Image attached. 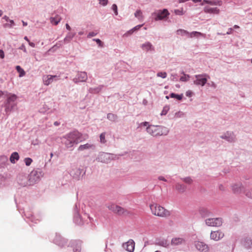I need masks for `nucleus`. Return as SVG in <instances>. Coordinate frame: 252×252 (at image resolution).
I'll list each match as a JSON object with an SVG mask.
<instances>
[{
    "instance_id": "f257e3e1",
    "label": "nucleus",
    "mask_w": 252,
    "mask_h": 252,
    "mask_svg": "<svg viewBox=\"0 0 252 252\" xmlns=\"http://www.w3.org/2000/svg\"><path fill=\"white\" fill-rule=\"evenodd\" d=\"M80 137V134L77 132H70L62 138V142L67 148H72L79 142Z\"/></svg>"
},
{
    "instance_id": "f03ea898",
    "label": "nucleus",
    "mask_w": 252,
    "mask_h": 252,
    "mask_svg": "<svg viewBox=\"0 0 252 252\" xmlns=\"http://www.w3.org/2000/svg\"><path fill=\"white\" fill-rule=\"evenodd\" d=\"M17 98V96L15 94L9 93L6 95V99L4 104V111L6 114H9L16 106V101Z\"/></svg>"
},
{
    "instance_id": "7ed1b4c3",
    "label": "nucleus",
    "mask_w": 252,
    "mask_h": 252,
    "mask_svg": "<svg viewBox=\"0 0 252 252\" xmlns=\"http://www.w3.org/2000/svg\"><path fill=\"white\" fill-rule=\"evenodd\" d=\"M150 208L152 213L155 216L160 217H167L170 215L169 211L157 204L153 203L151 204Z\"/></svg>"
},
{
    "instance_id": "20e7f679",
    "label": "nucleus",
    "mask_w": 252,
    "mask_h": 252,
    "mask_svg": "<svg viewBox=\"0 0 252 252\" xmlns=\"http://www.w3.org/2000/svg\"><path fill=\"white\" fill-rule=\"evenodd\" d=\"M43 171L40 169L33 170L29 175L30 186L37 183L44 176Z\"/></svg>"
},
{
    "instance_id": "39448f33",
    "label": "nucleus",
    "mask_w": 252,
    "mask_h": 252,
    "mask_svg": "<svg viewBox=\"0 0 252 252\" xmlns=\"http://www.w3.org/2000/svg\"><path fill=\"white\" fill-rule=\"evenodd\" d=\"M117 158V156L115 155L104 152H100L97 154L95 160L98 162L108 163Z\"/></svg>"
},
{
    "instance_id": "423d86ee",
    "label": "nucleus",
    "mask_w": 252,
    "mask_h": 252,
    "mask_svg": "<svg viewBox=\"0 0 252 252\" xmlns=\"http://www.w3.org/2000/svg\"><path fill=\"white\" fill-rule=\"evenodd\" d=\"M210 78V76L206 73L196 75L193 77V83L195 85L203 87Z\"/></svg>"
},
{
    "instance_id": "0eeeda50",
    "label": "nucleus",
    "mask_w": 252,
    "mask_h": 252,
    "mask_svg": "<svg viewBox=\"0 0 252 252\" xmlns=\"http://www.w3.org/2000/svg\"><path fill=\"white\" fill-rule=\"evenodd\" d=\"M140 126L146 127V132L153 136H158V126L150 125L149 122H142L140 124Z\"/></svg>"
},
{
    "instance_id": "6e6552de",
    "label": "nucleus",
    "mask_w": 252,
    "mask_h": 252,
    "mask_svg": "<svg viewBox=\"0 0 252 252\" xmlns=\"http://www.w3.org/2000/svg\"><path fill=\"white\" fill-rule=\"evenodd\" d=\"M170 13L166 9L162 10H159L156 12H153L152 15L155 16V20L156 21L162 20L169 15Z\"/></svg>"
},
{
    "instance_id": "1a4fd4ad",
    "label": "nucleus",
    "mask_w": 252,
    "mask_h": 252,
    "mask_svg": "<svg viewBox=\"0 0 252 252\" xmlns=\"http://www.w3.org/2000/svg\"><path fill=\"white\" fill-rule=\"evenodd\" d=\"M205 222L207 226L212 227H219L222 224V220L220 218H208Z\"/></svg>"
},
{
    "instance_id": "9d476101",
    "label": "nucleus",
    "mask_w": 252,
    "mask_h": 252,
    "mask_svg": "<svg viewBox=\"0 0 252 252\" xmlns=\"http://www.w3.org/2000/svg\"><path fill=\"white\" fill-rule=\"evenodd\" d=\"M220 138L229 143H234L236 141V135L231 131H227L224 132L220 136Z\"/></svg>"
},
{
    "instance_id": "9b49d317",
    "label": "nucleus",
    "mask_w": 252,
    "mask_h": 252,
    "mask_svg": "<svg viewBox=\"0 0 252 252\" xmlns=\"http://www.w3.org/2000/svg\"><path fill=\"white\" fill-rule=\"evenodd\" d=\"M194 246L195 249L199 252H209L210 251L209 246L203 242L200 241H194Z\"/></svg>"
},
{
    "instance_id": "f8f14e48",
    "label": "nucleus",
    "mask_w": 252,
    "mask_h": 252,
    "mask_svg": "<svg viewBox=\"0 0 252 252\" xmlns=\"http://www.w3.org/2000/svg\"><path fill=\"white\" fill-rule=\"evenodd\" d=\"M88 79V75L85 71H77L76 76L72 79L73 82L77 84L80 82H85Z\"/></svg>"
},
{
    "instance_id": "ddd939ff",
    "label": "nucleus",
    "mask_w": 252,
    "mask_h": 252,
    "mask_svg": "<svg viewBox=\"0 0 252 252\" xmlns=\"http://www.w3.org/2000/svg\"><path fill=\"white\" fill-rule=\"evenodd\" d=\"M230 188L232 192L236 195L240 194L244 191V186L241 182L232 183L230 186Z\"/></svg>"
},
{
    "instance_id": "4468645a",
    "label": "nucleus",
    "mask_w": 252,
    "mask_h": 252,
    "mask_svg": "<svg viewBox=\"0 0 252 252\" xmlns=\"http://www.w3.org/2000/svg\"><path fill=\"white\" fill-rule=\"evenodd\" d=\"M17 181L21 186L26 187L30 186L29 176L27 177L26 174L23 173H21L18 175L17 178Z\"/></svg>"
},
{
    "instance_id": "2eb2a0df",
    "label": "nucleus",
    "mask_w": 252,
    "mask_h": 252,
    "mask_svg": "<svg viewBox=\"0 0 252 252\" xmlns=\"http://www.w3.org/2000/svg\"><path fill=\"white\" fill-rule=\"evenodd\" d=\"M106 207L114 213L120 215L124 214L125 212L124 208L114 203L107 204Z\"/></svg>"
},
{
    "instance_id": "dca6fc26",
    "label": "nucleus",
    "mask_w": 252,
    "mask_h": 252,
    "mask_svg": "<svg viewBox=\"0 0 252 252\" xmlns=\"http://www.w3.org/2000/svg\"><path fill=\"white\" fill-rule=\"evenodd\" d=\"M142 50L146 53H152L155 52V47L150 41H145L140 46Z\"/></svg>"
},
{
    "instance_id": "f3484780",
    "label": "nucleus",
    "mask_w": 252,
    "mask_h": 252,
    "mask_svg": "<svg viewBox=\"0 0 252 252\" xmlns=\"http://www.w3.org/2000/svg\"><path fill=\"white\" fill-rule=\"evenodd\" d=\"M224 236V233L220 230L212 231L210 233V238L211 240L215 241H219Z\"/></svg>"
},
{
    "instance_id": "a211bd4d",
    "label": "nucleus",
    "mask_w": 252,
    "mask_h": 252,
    "mask_svg": "<svg viewBox=\"0 0 252 252\" xmlns=\"http://www.w3.org/2000/svg\"><path fill=\"white\" fill-rule=\"evenodd\" d=\"M42 79L44 85L48 86L54 81L59 80V77L57 75H45L43 76Z\"/></svg>"
},
{
    "instance_id": "6ab92c4d",
    "label": "nucleus",
    "mask_w": 252,
    "mask_h": 252,
    "mask_svg": "<svg viewBox=\"0 0 252 252\" xmlns=\"http://www.w3.org/2000/svg\"><path fill=\"white\" fill-rule=\"evenodd\" d=\"M135 243L133 240L130 239L127 242L123 244V247L128 252H133L134 250Z\"/></svg>"
},
{
    "instance_id": "aec40b11",
    "label": "nucleus",
    "mask_w": 252,
    "mask_h": 252,
    "mask_svg": "<svg viewBox=\"0 0 252 252\" xmlns=\"http://www.w3.org/2000/svg\"><path fill=\"white\" fill-rule=\"evenodd\" d=\"M203 11L206 13L214 14H219L220 12V10L218 8L216 7H211L209 5H205L203 8Z\"/></svg>"
},
{
    "instance_id": "412c9836",
    "label": "nucleus",
    "mask_w": 252,
    "mask_h": 252,
    "mask_svg": "<svg viewBox=\"0 0 252 252\" xmlns=\"http://www.w3.org/2000/svg\"><path fill=\"white\" fill-rule=\"evenodd\" d=\"M169 129L162 126H158V136L167 135L169 133Z\"/></svg>"
},
{
    "instance_id": "4be33fe9",
    "label": "nucleus",
    "mask_w": 252,
    "mask_h": 252,
    "mask_svg": "<svg viewBox=\"0 0 252 252\" xmlns=\"http://www.w3.org/2000/svg\"><path fill=\"white\" fill-rule=\"evenodd\" d=\"M94 148L95 146L94 144L90 143H87L85 144L80 145L78 148V151H83L87 150L94 149Z\"/></svg>"
},
{
    "instance_id": "5701e85b",
    "label": "nucleus",
    "mask_w": 252,
    "mask_h": 252,
    "mask_svg": "<svg viewBox=\"0 0 252 252\" xmlns=\"http://www.w3.org/2000/svg\"><path fill=\"white\" fill-rule=\"evenodd\" d=\"M82 173V170L78 168H74L70 172V175L75 179H79Z\"/></svg>"
},
{
    "instance_id": "b1692460",
    "label": "nucleus",
    "mask_w": 252,
    "mask_h": 252,
    "mask_svg": "<svg viewBox=\"0 0 252 252\" xmlns=\"http://www.w3.org/2000/svg\"><path fill=\"white\" fill-rule=\"evenodd\" d=\"M185 240L183 238L175 237L172 239L171 244L173 245H180L185 244Z\"/></svg>"
},
{
    "instance_id": "393cba45",
    "label": "nucleus",
    "mask_w": 252,
    "mask_h": 252,
    "mask_svg": "<svg viewBox=\"0 0 252 252\" xmlns=\"http://www.w3.org/2000/svg\"><path fill=\"white\" fill-rule=\"evenodd\" d=\"M206 36V34L203 33H201L200 32L194 31L189 32V38H193V37H196V38H199L200 37H203L205 38Z\"/></svg>"
},
{
    "instance_id": "a878e982",
    "label": "nucleus",
    "mask_w": 252,
    "mask_h": 252,
    "mask_svg": "<svg viewBox=\"0 0 252 252\" xmlns=\"http://www.w3.org/2000/svg\"><path fill=\"white\" fill-rule=\"evenodd\" d=\"M175 189L180 193H183L186 190V187L180 183H177L175 185Z\"/></svg>"
},
{
    "instance_id": "bb28decb",
    "label": "nucleus",
    "mask_w": 252,
    "mask_h": 252,
    "mask_svg": "<svg viewBox=\"0 0 252 252\" xmlns=\"http://www.w3.org/2000/svg\"><path fill=\"white\" fill-rule=\"evenodd\" d=\"M61 19V17L57 15L55 17H51L50 18V21L52 24L57 25L60 22Z\"/></svg>"
},
{
    "instance_id": "cd10ccee",
    "label": "nucleus",
    "mask_w": 252,
    "mask_h": 252,
    "mask_svg": "<svg viewBox=\"0 0 252 252\" xmlns=\"http://www.w3.org/2000/svg\"><path fill=\"white\" fill-rule=\"evenodd\" d=\"M19 159V156L17 152H13L10 157V161L12 163H15Z\"/></svg>"
},
{
    "instance_id": "c85d7f7f",
    "label": "nucleus",
    "mask_w": 252,
    "mask_h": 252,
    "mask_svg": "<svg viewBox=\"0 0 252 252\" xmlns=\"http://www.w3.org/2000/svg\"><path fill=\"white\" fill-rule=\"evenodd\" d=\"M103 88V86L100 85L95 87L89 88V92L92 94H97L99 93Z\"/></svg>"
},
{
    "instance_id": "c756f323",
    "label": "nucleus",
    "mask_w": 252,
    "mask_h": 252,
    "mask_svg": "<svg viewBox=\"0 0 252 252\" xmlns=\"http://www.w3.org/2000/svg\"><path fill=\"white\" fill-rule=\"evenodd\" d=\"M176 34L182 36H187L189 37V32L184 29H179L176 32Z\"/></svg>"
},
{
    "instance_id": "7c9ffc66",
    "label": "nucleus",
    "mask_w": 252,
    "mask_h": 252,
    "mask_svg": "<svg viewBox=\"0 0 252 252\" xmlns=\"http://www.w3.org/2000/svg\"><path fill=\"white\" fill-rule=\"evenodd\" d=\"M81 242L79 241L74 242L73 243L74 252H80L81 250Z\"/></svg>"
},
{
    "instance_id": "2f4dec72",
    "label": "nucleus",
    "mask_w": 252,
    "mask_h": 252,
    "mask_svg": "<svg viewBox=\"0 0 252 252\" xmlns=\"http://www.w3.org/2000/svg\"><path fill=\"white\" fill-rule=\"evenodd\" d=\"M244 245L247 249L252 248V239L250 238H246L244 240Z\"/></svg>"
},
{
    "instance_id": "473e14b6",
    "label": "nucleus",
    "mask_w": 252,
    "mask_h": 252,
    "mask_svg": "<svg viewBox=\"0 0 252 252\" xmlns=\"http://www.w3.org/2000/svg\"><path fill=\"white\" fill-rule=\"evenodd\" d=\"M107 118L110 121L117 122L118 121V116L113 113H109L107 114Z\"/></svg>"
},
{
    "instance_id": "72a5a7b5",
    "label": "nucleus",
    "mask_w": 252,
    "mask_h": 252,
    "mask_svg": "<svg viewBox=\"0 0 252 252\" xmlns=\"http://www.w3.org/2000/svg\"><path fill=\"white\" fill-rule=\"evenodd\" d=\"M134 16L140 21H143L144 18L142 12L139 9H138L135 11L134 13Z\"/></svg>"
},
{
    "instance_id": "f704fd0d",
    "label": "nucleus",
    "mask_w": 252,
    "mask_h": 252,
    "mask_svg": "<svg viewBox=\"0 0 252 252\" xmlns=\"http://www.w3.org/2000/svg\"><path fill=\"white\" fill-rule=\"evenodd\" d=\"M75 32H69L66 35L65 37L64 38V41L66 42H69L75 36Z\"/></svg>"
},
{
    "instance_id": "c9c22d12",
    "label": "nucleus",
    "mask_w": 252,
    "mask_h": 252,
    "mask_svg": "<svg viewBox=\"0 0 252 252\" xmlns=\"http://www.w3.org/2000/svg\"><path fill=\"white\" fill-rule=\"evenodd\" d=\"M74 221L76 224L81 225L83 223L82 218L78 214H76L74 217Z\"/></svg>"
},
{
    "instance_id": "e433bc0d",
    "label": "nucleus",
    "mask_w": 252,
    "mask_h": 252,
    "mask_svg": "<svg viewBox=\"0 0 252 252\" xmlns=\"http://www.w3.org/2000/svg\"><path fill=\"white\" fill-rule=\"evenodd\" d=\"M16 69L17 72L19 73V77H22L25 75L26 72L24 70L21 68V67L19 65H17L16 66Z\"/></svg>"
},
{
    "instance_id": "4c0bfd02",
    "label": "nucleus",
    "mask_w": 252,
    "mask_h": 252,
    "mask_svg": "<svg viewBox=\"0 0 252 252\" xmlns=\"http://www.w3.org/2000/svg\"><path fill=\"white\" fill-rule=\"evenodd\" d=\"M185 116V114L184 112L181 111H178L175 113L174 118V119H178L184 117Z\"/></svg>"
},
{
    "instance_id": "58836bf2",
    "label": "nucleus",
    "mask_w": 252,
    "mask_h": 252,
    "mask_svg": "<svg viewBox=\"0 0 252 252\" xmlns=\"http://www.w3.org/2000/svg\"><path fill=\"white\" fill-rule=\"evenodd\" d=\"M189 78L190 76L189 75L186 74L183 72V76L180 77V80L182 82H187L189 80Z\"/></svg>"
},
{
    "instance_id": "ea45409f",
    "label": "nucleus",
    "mask_w": 252,
    "mask_h": 252,
    "mask_svg": "<svg viewBox=\"0 0 252 252\" xmlns=\"http://www.w3.org/2000/svg\"><path fill=\"white\" fill-rule=\"evenodd\" d=\"M181 180L184 182L185 183L190 185L193 182V180L190 177H186L184 178H182Z\"/></svg>"
},
{
    "instance_id": "a19ab883",
    "label": "nucleus",
    "mask_w": 252,
    "mask_h": 252,
    "mask_svg": "<svg viewBox=\"0 0 252 252\" xmlns=\"http://www.w3.org/2000/svg\"><path fill=\"white\" fill-rule=\"evenodd\" d=\"M170 97L171 98H176L178 100H181L183 98V94H178L174 93H171L170 94Z\"/></svg>"
},
{
    "instance_id": "79ce46f5",
    "label": "nucleus",
    "mask_w": 252,
    "mask_h": 252,
    "mask_svg": "<svg viewBox=\"0 0 252 252\" xmlns=\"http://www.w3.org/2000/svg\"><path fill=\"white\" fill-rule=\"evenodd\" d=\"M170 109V107L169 105H165L163 107V109L160 113L161 116H164L166 115L167 112Z\"/></svg>"
},
{
    "instance_id": "37998d69",
    "label": "nucleus",
    "mask_w": 252,
    "mask_h": 252,
    "mask_svg": "<svg viewBox=\"0 0 252 252\" xmlns=\"http://www.w3.org/2000/svg\"><path fill=\"white\" fill-rule=\"evenodd\" d=\"M245 195L249 198L252 199V189H248L245 190Z\"/></svg>"
},
{
    "instance_id": "c03bdc74",
    "label": "nucleus",
    "mask_w": 252,
    "mask_h": 252,
    "mask_svg": "<svg viewBox=\"0 0 252 252\" xmlns=\"http://www.w3.org/2000/svg\"><path fill=\"white\" fill-rule=\"evenodd\" d=\"M8 22H9V23H6V24H4L3 27L4 28H11L14 26L15 23H14V22L13 20H10Z\"/></svg>"
},
{
    "instance_id": "a18cd8bd",
    "label": "nucleus",
    "mask_w": 252,
    "mask_h": 252,
    "mask_svg": "<svg viewBox=\"0 0 252 252\" xmlns=\"http://www.w3.org/2000/svg\"><path fill=\"white\" fill-rule=\"evenodd\" d=\"M206 84L208 87L213 88L214 89L217 88L216 84L213 81H207Z\"/></svg>"
},
{
    "instance_id": "49530a36",
    "label": "nucleus",
    "mask_w": 252,
    "mask_h": 252,
    "mask_svg": "<svg viewBox=\"0 0 252 252\" xmlns=\"http://www.w3.org/2000/svg\"><path fill=\"white\" fill-rule=\"evenodd\" d=\"M157 76L158 77H161L163 79H164L167 77V74L165 72L161 71L158 72V73L157 74Z\"/></svg>"
},
{
    "instance_id": "de8ad7c7",
    "label": "nucleus",
    "mask_w": 252,
    "mask_h": 252,
    "mask_svg": "<svg viewBox=\"0 0 252 252\" xmlns=\"http://www.w3.org/2000/svg\"><path fill=\"white\" fill-rule=\"evenodd\" d=\"M174 12L177 15H183L185 13L183 8H181V9H175L174 10Z\"/></svg>"
},
{
    "instance_id": "09e8293b",
    "label": "nucleus",
    "mask_w": 252,
    "mask_h": 252,
    "mask_svg": "<svg viewBox=\"0 0 252 252\" xmlns=\"http://www.w3.org/2000/svg\"><path fill=\"white\" fill-rule=\"evenodd\" d=\"M24 162L27 166H30L32 162V160L31 158H26L24 159Z\"/></svg>"
},
{
    "instance_id": "8fccbe9b",
    "label": "nucleus",
    "mask_w": 252,
    "mask_h": 252,
    "mask_svg": "<svg viewBox=\"0 0 252 252\" xmlns=\"http://www.w3.org/2000/svg\"><path fill=\"white\" fill-rule=\"evenodd\" d=\"M106 141L105 140V133H102L100 135V143L104 144L106 142Z\"/></svg>"
},
{
    "instance_id": "3c124183",
    "label": "nucleus",
    "mask_w": 252,
    "mask_h": 252,
    "mask_svg": "<svg viewBox=\"0 0 252 252\" xmlns=\"http://www.w3.org/2000/svg\"><path fill=\"white\" fill-rule=\"evenodd\" d=\"M134 33L132 29H130L128 31H127L124 35L123 36L125 37H128V36Z\"/></svg>"
},
{
    "instance_id": "603ef678",
    "label": "nucleus",
    "mask_w": 252,
    "mask_h": 252,
    "mask_svg": "<svg viewBox=\"0 0 252 252\" xmlns=\"http://www.w3.org/2000/svg\"><path fill=\"white\" fill-rule=\"evenodd\" d=\"M98 1L99 3L103 6H106L108 2V0H98Z\"/></svg>"
},
{
    "instance_id": "864d4df0",
    "label": "nucleus",
    "mask_w": 252,
    "mask_h": 252,
    "mask_svg": "<svg viewBox=\"0 0 252 252\" xmlns=\"http://www.w3.org/2000/svg\"><path fill=\"white\" fill-rule=\"evenodd\" d=\"M112 9L114 11L115 15H117L118 14L117 6L116 4H113L112 5Z\"/></svg>"
},
{
    "instance_id": "5fc2aeb1",
    "label": "nucleus",
    "mask_w": 252,
    "mask_h": 252,
    "mask_svg": "<svg viewBox=\"0 0 252 252\" xmlns=\"http://www.w3.org/2000/svg\"><path fill=\"white\" fill-rule=\"evenodd\" d=\"M143 24L138 25L136 26L134 28H133L132 29L133 32H135L138 31L143 26Z\"/></svg>"
},
{
    "instance_id": "6e6d98bb",
    "label": "nucleus",
    "mask_w": 252,
    "mask_h": 252,
    "mask_svg": "<svg viewBox=\"0 0 252 252\" xmlns=\"http://www.w3.org/2000/svg\"><path fill=\"white\" fill-rule=\"evenodd\" d=\"M186 95L188 97H191L193 95V93L191 91L188 90L186 92Z\"/></svg>"
},
{
    "instance_id": "4d7b16f0",
    "label": "nucleus",
    "mask_w": 252,
    "mask_h": 252,
    "mask_svg": "<svg viewBox=\"0 0 252 252\" xmlns=\"http://www.w3.org/2000/svg\"><path fill=\"white\" fill-rule=\"evenodd\" d=\"M96 34L97 33L94 32H90L89 33V34L88 35V37L91 38L92 37H94V36H95L96 35Z\"/></svg>"
},
{
    "instance_id": "13d9d810",
    "label": "nucleus",
    "mask_w": 252,
    "mask_h": 252,
    "mask_svg": "<svg viewBox=\"0 0 252 252\" xmlns=\"http://www.w3.org/2000/svg\"><path fill=\"white\" fill-rule=\"evenodd\" d=\"M218 189L221 191H224L225 189V187L222 184L219 185Z\"/></svg>"
},
{
    "instance_id": "bf43d9fd",
    "label": "nucleus",
    "mask_w": 252,
    "mask_h": 252,
    "mask_svg": "<svg viewBox=\"0 0 252 252\" xmlns=\"http://www.w3.org/2000/svg\"><path fill=\"white\" fill-rule=\"evenodd\" d=\"M19 49L22 50L25 53H27V50L24 44H22L19 47Z\"/></svg>"
},
{
    "instance_id": "052dcab7",
    "label": "nucleus",
    "mask_w": 252,
    "mask_h": 252,
    "mask_svg": "<svg viewBox=\"0 0 252 252\" xmlns=\"http://www.w3.org/2000/svg\"><path fill=\"white\" fill-rule=\"evenodd\" d=\"M0 58L3 59L4 58V53L3 50L0 49Z\"/></svg>"
},
{
    "instance_id": "680f3d73",
    "label": "nucleus",
    "mask_w": 252,
    "mask_h": 252,
    "mask_svg": "<svg viewBox=\"0 0 252 252\" xmlns=\"http://www.w3.org/2000/svg\"><path fill=\"white\" fill-rule=\"evenodd\" d=\"M93 40L95 41L99 46H101L102 42L99 39H94Z\"/></svg>"
},
{
    "instance_id": "e2e57ef3",
    "label": "nucleus",
    "mask_w": 252,
    "mask_h": 252,
    "mask_svg": "<svg viewBox=\"0 0 252 252\" xmlns=\"http://www.w3.org/2000/svg\"><path fill=\"white\" fill-rule=\"evenodd\" d=\"M158 180H161V181H164V182H166L167 180L165 179V178L163 177V176H159L158 178Z\"/></svg>"
},
{
    "instance_id": "0e129e2a",
    "label": "nucleus",
    "mask_w": 252,
    "mask_h": 252,
    "mask_svg": "<svg viewBox=\"0 0 252 252\" xmlns=\"http://www.w3.org/2000/svg\"><path fill=\"white\" fill-rule=\"evenodd\" d=\"M3 19L5 20L6 21H9L10 19H9V17L6 15L4 16L2 18Z\"/></svg>"
},
{
    "instance_id": "69168bd1",
    "label": "nucleus",
    "mask_w": 252,
    "mask_h": 252,
    "mask_svg": "<svg viewBox=\"0 0 252 252\" xmlns=\"http://www.w3.org/2000/svg\"><path fill=\"white\" fill-rule=\"evenodd\" d=\"M232 32V28H229L228 29V31L226 32L227 34H231Z\"/></svg>"
},
{
    "instance_id": "338daca9",
    "label": "nucleus",
    "mask_w": 252,
    "mask_h": 252,
    "mask_svg": "<svg viewBox=\"0 0 252 252\" xmlns=\"http://www.w3.org/2000/svg\"><path fill=\"white\" fill-rule=\"evenodd\" d=\"M29 44L31 47H34L35 46V44H34V43H33V42H31V41H30V42H29Z\"/></svg>"
},
{
    "instance_id": "774afa93",
    "label": "nucleus",
    "mask_w": 252,
    "mask_h": 252,
    "mask_svg": "<svg viewBox=\"0 0 252 252\" xmlns=\"http://www.w3.org/2000/svg\"><path fill=\"white\" fill-rule=\"evenodd\" d=\"M65 27H66V29L69 31H70L71 30V28L68 24H66Z\"/></svg>"
}]
</instances>
